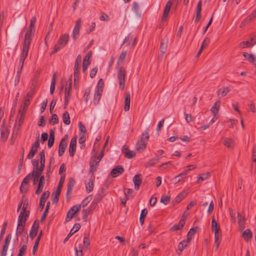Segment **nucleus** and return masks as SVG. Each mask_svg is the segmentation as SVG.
<instances>
[{"mask_svg": "<svg viewBox=\"0 0 256 256\" xmlns=\"http://www.w3.org/2000/svg\"><path fill=\"white\" fill-rule=\"evenodd\" d=\"M36 16H33L32 18L30 26L26 32L24 38L22 42V44H24L28 46L30 45L32 38L34 36L35 33L34 25L36 22Z\"/></svg>", "mask_w": 256, "mask_h": 256, "instance_id": "obj_1", "label": "nucleus"}, {"mask_svg": "<svg viewBox=\"0 0 256 256\" xmlns=\"http://www.w3.org/2000/svg\"><path fill=\"white\" fill-rule=\"evenodd\" d=\"M69 40V36L67 34H62L58 40L56 44L54 46V50L52 52V54L57 52L58 50L64 48L67 44Z\"/></svg>", "mask_w": 256, "mask_h": 256, "instance_id": "obj_2", "label": "nucleus"}, {"mask_svg": "<svg viewBox=\"0 0 256 256\" xmlns=\"http://www.w3.org/2000/svg\"><path fill=\"white\" fill-rule=\"evenodd\" d=\"M126 70L123 66H120L118 72V79L119 87L121 90H123L125 86Z\"/></svg>", "mask_w": 256, "mask_h": 256, "instance_id": "obj_3", "label": "nucleus"}, {"mask_svg": "<svg viewBox=\"0 0 256 256\" xmlns=\"http://www.w3.org/2000/svg\"><path fill=\"white\" fill-rule=\"evenodd\" d=\"M22 52L19 60L18 68H22L26 58H27L30 46L22 44Z\"/></svg>", "mask_w": 256, "mask_h": 256, "instance_id": "obj_4", "label": "nucleus"}, {"mask_svg": "<svg viewBox=\"0 0 256 256\" xmlns=\"http://www.w3.org/2000/svg\"><path fill=\"white\" fill-rule=\"evenodd\" d=\"M34 176V172H32L24 178L20 186V191L21 193L24 194L27 192L28 186H26V185L29 183L30 180Z\"/></svg>", "mask_w": 256, "mask_h": 256, "instance_id": "obj_5", "label": "nucleus"}, {"mask_svg": "<svg viewBox=\"0 0 256 256\" xmlns=\"http://www.w3.org/2000/svg\"><path fill=\"white\" fill-rule=\"evenodd\" d=\"M81 207L80 204H76L72 206L68 212L66 216V222H70L74 216V214L78 212Z\"/></svg>", "mask_w": 256, "mask_h": 256, "instance_id": "obj_6", "label": "nucleus"}, {"mask_svg": "<svg viewBox=\"0 0 256 256\" xmlns=\"http://www.w3.org/2000/svg\"><path fill=\"white\" fill-rule=\"evenodd\" d=\"M82 61V56L78 54L76 58L74 66V81L78 80L79 78V72L80 70V64Z\"/></svg>", "mask_w": 256, "mask_h": 256, "instance_id": "obj_7", "label": "nucleus"}, {"mask_svg": "<svg viewBox=\"0 0 256 256\" xmlns=\"http://www.w3.org/2000/svg\"><path fill=\"white\" fill-rule=\"evenodd\" d=\"M26 223L18 220V226L16 228V240H18V237L24 232L26 235V240H28V236L27 235V232L25 230Z\"/></svg>", "mask_w": 256, "mask_h": 256, "instance_id": "obj_8", "label": "nucleus"}, {"mask_svg": "<svg viewBox=\"0 0 256 256\" xmlns=\"http://www.w3.org/2000/svg\"><path fill=\"white\" fill-rule=\"evenodd\" d=\"M186 217L183 214L178 224H175L172 226L170 229V232H174L176 230H182L186 224Z\"/></svg>", "mask_w": 256, "mask_h": 256, "instance_id": "obj_9", "label": "nucleus"}, {"mask_svg": "<svg viewBox=\"0 0 256 256\" xmlns=\"http://www.w3.org/2000/svg\"><path fill=\"white\" fill-rule=\"evenodd\" d=\"M68 138V135L66 134L64 138H62L58 146V154L60 156H62L66 148L67 142L66 140Z\"/></svg>", "mask_w": 256, "mask_h": 256, "instance_id": "obj_10", "label": "nucleus"}, {"mask_svg": "<svg viewBox=\"0 0 256 256\" xmlns=\"http://www.w3.org/2000/svg\"><path fill=\"white\" fill-rule=\"evenodd\" d=\"M76 139H77V136H75L72 138L70 142L68 151H69L70 156L71 157H73L74 156L76 151Z\"/></svg>", "mask_w": 256, "mask_h": 256, "instance_id": "obj_11", "label": "nucleus"}, {"mask_svg": "<svg viewBox=\"0 0 256 256\" xmlns=\"http://www.w3.org/2000/svg\"><path fill=\"white\" fill-rule=\"evenodd\" d=\"M173 0H169L166 4L162 18V22L166 20L170 8L172 5Z\"/></svg>", "mask_w": 256, "mask_h": 256, "instance_id": "obj_12", "label": "nucleus"}, {"mask_svg": "<svg viewBox=\"0 0 256 256\" xmlns=\"http://www.w3.org/2000/svg\"><path fill=\"white\" fill-rule=\"evenodd\" d=\"M105 196V190L104 188H102L96 194L92 202V205L96 206L99 203L102 198Z\"/></svg>", "mask_w": 256, "mask_h": 256, "instance_id": "obj_13", "label": "nucleus"}, {"mask_svg": "<svg viewBox=\"0 0 256 256\" xmlns=\"http://www.w3.org/2000/svg\"><path fill=\"white\" fill-rule=\"evenodd\" d=\"M38 228L39 222L38 220H36L32 225L29 234L30 238L31 240H33L37 235Z\"/></svg>", "mask_w": 256, "mask_h": 256, "instance_id": "obj_14", "label": "nucleus"}, {"mask_svg": "<svg viewBox=\"0 0 256 256\" xmlns=\"http://www.w3.org/2000/svg\"><path fill=\"white\" fill-rule=\"evenodd\" d=\"M124 172V168L122 166L118 165L110 172V174L112 178H116Z\"/></svg>", "mask_w": 256, "mask_h": 256, "instance_id": "obj_15", "label": "nucleus"}, {"mask_svg": "<svg viewBox=\"0 0 256 256\" xmlns=\"http://www.w3.org/2000/svg\"><path fill=\"white\" fill-rule=\"evenodd\" d=\"M50 192L48 190L44 192L41 196L40 200L39 207L41 210L44 208L46 202L50 196Z\"/></svg>", "mask_w": 256, "mask_h": 256, "instance_id": "obj_16", "label": "nucleus"}, {"mask_svg": "<svg viewBox=\"0 0 256 256\" xmlns=\"http://www.w3.org/2000/svg\"><path fill=\"white\" fill-rule=\"evenodd\" d=\"M80 227H81V226L80 224H78V223L75 224H74L73 228H72L70 232L68 234V235L64 238V242L66 243L72 235H73L74 233L77 232L80 228Z\"/></svg>", "mask_w": 256, "mask_h": 256, "instance_id": "obj_17", "label": "nucleus"}, {"mask_svg": "<svg viewBox=\"0 0 256 256\" xmlns=\"http://www.w3.org/2000/svg\"><path fill=\"white\" fill-rule=\"evenodd\" d=\"M132 181L134 184V188L138 190L142 182V174H138L133 178Z\"/></svg>", "mask_w": 256, "mask_h": 256, "instance_id": "obj_18", "label": "nucleus"}, {"mask_svg": "<svg viewBox=\"0 0 256 256\" xmlns=\"http://www.w3.org/2000/svg\"><path fill=\"white\" fill-rule=\"evenodd\" d=\"M146 146V142L143 140H138L135 144V148L136 150L142 152H144Z\"/></svg>", "mask_w": 256, "mask_h": 256, "instance_id": "obj_19", "label": "nucleus"}, {"mask_svg": "<svg viewBox=\"0 0 256 256\" xmlns=\"http://www.w3.org/2000/svg\"><path fill=\"white\" fill-rule=\"evenodd\" d=\"M75 183L76 182L74 178H69L67 186L66 196L72 194Z\"/></svg>", "mask_w": 256, "mask_h": 256, "instance_id": "obj_20", "label": "nucleus"}, {"mask_svg": "<svg viewBox=\"0 0 256 256\" xmlns=\"http://www.w3.org/2000/svg\"><path fill=\"white\" fill-rule=\"evenodd\" d=\"M37 86V80L36 79H34L32 80L31 86H30V90L26 94V97L28 98H32L34 93L35 88Z\"/></svg>", "mask_w": 256, "mask_h": 256, "instance_id": "obj_21", "label": "nucleus"}, {"mask_svg": "<svg viewBox=\"0 0 256 256\" xmlns=\"http://www.w3.org/2000/svg\"><path fill=\"white\" fill-rule=\"evenodd\" d=\"M124 103V110L125 112H127L130 110V92L126 93Z\"/></svg>", "mask_w": 256, "mask_h": 256, "instance_id": "obj_22", "label": "nucleus"}, {"mask_svg": "<svg viewBox=\"0 0 256 256\" xmlns=\"http://www.w3.org/2000/svg\"><path fill=\"white\" fill-rule=\"evenodd\" d=\"M72 88V76H70L65 88L64 96H70V92Z\"/></svg>", "mask_w": 256, "mask_h": 256, "instance_id": "obj_23", "label": "nucleus"}, {"mask_svg": "<svg viewBox=\"0 0 256 256\" xmlns=\"http://www.w3.org/2000/svg\"><path fill=\"white\" fill-rule=\"evenodd\" d=\"M186 193L184 192H182L179 194L176 198L172 201V204L173 205H174L176 204H178L186 196Z\"/></svg>", "mask_w": 256, "mask_h": 256, "instance_id": "obj_24", "label": "nucleus"}, {"mask_svg": "<svg viewBox=\"0 0 256 256\" xmlns=\"http://www.w3.org/2000/svg\"><path fill=\"white\" fill-rule=\"evenodd\" d=\"M212 232H220V226L218 225L215 217L214 216L212 218Z\"/></svg>", "mask_w": 256, "mask_h": 256, "instance_id": "obj_25", "label": "nucleus"}, {"mask_svg": "<svg viewBox=\"0 0 256 256\" xmlns=\"http://www.w3.org/2000/svg\"><path fill=\"white\" fill-rule=\"evenodd\" d=\"M94 177L92 176L89 180V182L86 184V190L88 193L92 190L94 186Z\"/></svg>", "mask_w": 256, "mask_h": 256, "instance_id": "obj_26", "label": "nucleus"}, {"mask_svg": "<svg viewBox=\"0 0 256 256\" xmlns=\"http://www.w3.org/2000/svg\"><path fill=\"white\" fill-rule=\"evenodd\" d=\"M30 214V212L29 210H25V211L23 212V214H21V212H20V214L18 217V220H20V221H22L24 222H26V221L28 220V218Z\"/></svg>", "mask_w": 256, "mask_h": 256, "instance_id": "obj_27", "label": "nucleus"}, {"mask_svg": "<svg viewBox=\"0 0 256 256\" xmlns=\"http://www.w3.org/2000/svg\"><path fill=\"white\" fill-rule=\"evenodd\" d=\"M102 92L101 90H95L94 98V104L96 106L99 102L102 95Z\"/></svg>", "mask_w": 256, "mask_h": 256, "instance_id": "obj_28", "label": "nucleus"}, {"mask_svg": "<svg viewBox=\"0 0 256 256\" xmlns=\"http://www.w3.org/2000/svg\"><path fill=\"white\" fill-rule=\"evenodd\" d=\"M168 42V40L166 39H162L161 40L160 44V52L162 54H164L166 52Z\"/></svg>", "mask_w": 256, "mask_h": 256, "instance_id": "obj_29", "label": "nucleus"}, {"mask_svg": "<svg viewBox=\"0 0 256 256\" xmlns=\"http://www.w3.org/2000/svg\"><path fill=\"white\" fill-rule=\"evenodd\" d=\"M160 160V158L158 156H156L150 160L146 164V167H151L154 166L155 164L158 163Z\"/></svg>", "mask_w": 256, "mask_h": 256, "instance_id": "obj_30", "label": "nucleus"}, {"mask_svg": "<svg viewBox=\"0 0 256 256\" xmlns=\"http://www.w3.org/2000/svg\"><path fill=\"white\" fill-rule=\"evenodd\" d=\"M42 232L41 230L38 236L37 237V238L35 241L34 246H33L32 251L33 254H34L36 253V250L38 248V244H39V242H40V238H41V236H42Z\"/></svg>", "mask_w": 256, "mask_h": 256, "instance_id": "obj_31", "label": "nucleus"}, {"mask_svg": "<svg viewBox=\"0 0 256 256\" xmlns=\"http://www.w3.org/2000/svg\"><path fill=\"white\" fill-rule=\"evenodd\" d=\"M252 236V234L250 229L246 230L242 233V237L247 242L250 240Z\"/></svg>", "mask_w": 256, "mask_h": 256, "instance_id": "obj_32", "label": "nucleus"}, {"mask_svg": "<svg viewBox=\"0 0 256 256\" xmlns=\"http://www.w3.org/2000/svg\"><path fill=\"white\" fill-rule=\"evenodd\" d=\"M18 112H19L20 116L18 118V124L17 131L19 130L21 126L23 124L24 121V116H25L24 112H22V110H20Z\"/></svg>", "mask_w": 256, "mask_h": 256, "instance_id": "obj_33", "label": "nucleus"}, {"mask_svg": "<svg viewBox=\"0 0 256 256\" xmlns=\"http://www.w3.org/2000/svg\"><path fill=\"white\" fill-rule=\"evenodd\" d=\"M220 102L219 100L216 101L210 109V111L216 115L218 111L220 106Z\"/></svg>", "mask_w": 256, "mask_h": 256, "instance_id": "obj_34", "label": "nucleus"}, {"mask_svg": "<svg viewBox=\"0 0 256 256\" xmlns=\"http://www.w3.org/2000/svg\"><path fill=\"white\" fill-rule=\"evenodd\" d=\"M104 153H103V150H102L100 152V154L98 156H94V158H92V161L93 162V163L95 164L96 166L100 162V160H102V157L104 156Z\"/></svg>", "mask_w": 256, "mask_h": 256, "instance_id": "obj_35", "label": "nucleus"}, {"mask_svg": "<svg viewBox=\"0 0 256 256\" xmlns=\"http://www.w3.org/2000/svg\"><path fill=\"white\" fill-rule=\"evenodd\" d=\"M50 205V202H48L46 203V206L45 208L44 212V213H43V214H42V218H40L41 222H43L45 220V219H46V217L47 216V214H48Z\"/></svg>", "mask_w": 256, "mask_h": 256, "instance_id": "obj_36", "label": "nucleus"}, {"mask_svg": "<svg viewBox=\"0 0 256 256\" xmlns=\"http://www.w3.org/2000/svg\"><path fill=\"white\" fill-rule=\"evenodd\" d=\"M62 120L65 124L68 125L70 124V115L67 111L64 112L62 114Z\"/></svg>", "mask_w": 256, "mask_h": 256, "instance_id": "obj_37", "label": "nucleus"}, {"mask_svg": "<svg viewBox=\"0 0 256 256\" xmlns=\"http://www.w3.org/2000/svg\"><path fill=\"white\" fill-rule=\"evenodd\" d=\"M64 178H65V175L61 176L60 182L57 186L56 192L60 194V192L62 190V186L63 185V183L64 181Z\"/></svg>", "mask_w": 256, "mask_h": 256, "instance_id": "obj_38", "label": "nucleus"}, {"mask_svg": "<svg viewBox=\"0 0 256 256\" xmlns=\"http://www.w3.org/2000/svg\"><path fill=\"white\" fill-rule=\"evenodd\" d=\"M127 54V52L126 50L122 52L120 55L116 64L118 65L122 64L124 62Z\"/></svg>", "mask_w": 256, "mask_h": 256, "instance_id": "obj_39", "label": "nucleus"}, {"mask_svg": "<svg viewBox=\"0 0 256 256\" xmlns=\"http://www.w3.org/2000/svg\"><path fill=\"white\" fill-rule=\"evenodd\" d=\"M229 88L228 87H224L218 90L217 92L218 94L221 95L222 96H224L229 92Z\"/></svg>", "mask_w": 256, "mask_h": 256, "instance_id": "obj_40", "label": "nucleus"}, {"mask_svg": "<svg viewBox=\"0 0 256 256\" xmlns=\"http://www.w3.org/2000/svg\"><path fill=\"white\" fill-rule=\"evenodd\" d=\"M223 144L229 148H233V142L231 139L224 138V139Z\"/></svg>", "mask_w": 256, "mask_h": 256, "instance_id": "obj_41", "label": "nucleus"}, {"mask_svg": "<svg viewBox=\"0 0 256 256\" xmlns=\"http://www.w3.org/2000/svg\"><path fill=\"white\" fill-rule=\"evenodd\" d=\"M7 225H8V221L4 222L2 224V230L0 231V242L2 240L3 238L4 235V234L6 232V229Z\"/></svg>", "mask_w": 256, "mask_h": 256, "instance_id": "obj_42", "label": "nucleus"}, {"mask_svg": "<svg viewBox=\"0 0 256 256\" xmlns=\"http://www.w3.org/2000/svg\"><path fill=\"white\" fill-rule=\"evenodd\" d=\"M186 172H182L179 175L175 176L174 178V180L175 183H178L180 182L183 178H184L186 177Z\"/></svg>", "mask_w": 256, "mask_h": 256, "instance_id": "obj_43", "label": "nucleus"}, {"mask_svg": "<svg viewBox=\"0 0 256 256\" xmlns=\"http://www.w3.org/2000/svg\"><path fill=\"white\" fill-rule=\"evenodd\" d=\"M90 88H88L85 90L84 94V95L83 98L85 102L87 103L88 100L90 99Z\"/></svg>", "mask_w": 256, "mask_h": 256, "instance_id": "obj_44", "label": "nucleus"}, {"mask_svg": "<svg viewBox=\"0 0 256 256\" xmlns=\"http://www.w3.org/2000/svg\"><path fill=\"white\" fill-rule=\"evenodd\" d=\"M38 150V148H34V146H32L27 156V158L28 159H31L32 158L34 155L36 154V152Z\"/></svg>", "mask_w": 256, "mask_h": 256, "instance_id": "obj_45", "label": "nucleus"}, {"mask_svg": "<svg viewBox=\"0 0 256 256\" xmlns=\"http://www.w3.org/2000/svg\"><path fill=\"white\" fill-rule=\"evenodd\" d=\"M83 243L84 248H87L90 244L88 234H84V236L83 240Z\"/></svg>", "mask_w": 256, "mask_h": 256, "instance_id": "obj_46", "label": "nucleus"}, {"mask_svg": "<svg viewBox=\"0 0 256 256\" xmlns=\"http://www.w3.org/2000/svg\"><path fill=\"white\" fill-rule=\"evenodd\" d=\"M243 56L250 62H252L255 60L254 56L252 54H248L247 52H244Z\"/></svg>", "mask_w": 256, "mask_h": 256, "instance_id": "obj_47", "label": "nucleus"}, {"mask_svg": "<svg viewBox=\"0 0 256 256\" xmlns=\"http://www.w3.org/2000/svg\"><path fill=\"white\" fill-rule=\"evenodd\" d=\"M28 200L27 198H24V202L22 204V206L21 210V214H23V212L25 211V210H27L28 206Z\"/></svg>", "mask_w": 256, "mask_h": 256, "instance_id": "obj_48", "label": "nucleus"}, {"mask_svg": "<svg viewBox=\"0 0 256 256\" xmlns=\"http://www.w3.org/2000/svg\"><path fill=\"white\" fill-rule=\"evenodd\" d=\"M92 195L90 194L86 198H85L82 201V205L83 207H85L87 206V204L90 202V201L92 200Z\"/></svg>", "mask_w": 256, "mask_h": 256, "instance_id": "obj_49", "label": "nucleus"}, {"mask_svg": "<svg viewBox=\"0 0 256 256\" xmlns=\"http://www.w3.org/2000/svg\"><path fill=\"white\" fill-rule=\"evenodd\" d=\"M39 157H40V164H45L46 162V157H45V154H44V150H42V151H40L39 152Z\"/></svg>", "mask_w": 256, "mask_h": 256, "instance_id": "obj_50", "label": "nucleus"}, {"mask_svg": "<svg viewBox=\"0 0 256 256\" xmlns=\"http://www.w3.org/2000/svg\"><path fill=\"white\" fill-rule=\"evenodd\" d=\"M104 82L102 78H100L98 80V82L97 84V85L96 87L95 90H101V92L103 91Z\"/></svg>", "mask_w": 256, "mask_h": 256, "instance_id": "obj_51", "label": "nucleus"}, {"mask_svg": "<svg viewBox=\"0 0 256 256\" xmlns=\"http://www.w3.org/2000/svg\"><path fill=\"white\" fill-rule=\"evenodd\" d=\"M184 242H186V240H183L178 243V248L179 251L182 252L188 246V244H184Z\"/></svg>", "mask_w": 256, "mask_h": 256, "instance_id": "obj_52", "label": "nucleus"}, {"mask_svg": "<svg viewBox=\"0 0 256 256\" xmlns=\"http://www.w3.org/2000/svg\"><path fill=\"white\" fill-rule=\"evenodd\" d=\"M44 184V183L38 182L37 188L35 191V194H39L42 191Z\"/></svg>", "mask_w": 256, "mask_h": 256, "instance_id": "obj_53", "label": "nucleus"}, {"mask_svg": "<svg viewBox=\"0 0 256 256\" xmlns=\"http://www.w3.org/2000/svg\"><path fill=\"white\" fill-rule=\"evenodd\" d=\"M170 196H162L160 198V202L163 203L164 204L166 205L170 202Z\"/></svg>", "mask_w": 256, "mask_h": 256, "instance_id": "obj_54", "label": "nucleus"}, {"mask_svg": "<svg viewBox=\"0 0 256 256\" xmlns=\"http://www.w3.org/2000/svg\"><path fill=\"white\" fill-rule=\"evenodd\" d=\"M149 134L148 132V128L146 129L141 135L140 140L143 141H148L149 138Z\"/></svg>", "mask_w": 256, "mask_h": 256, "instance_id": "obj_55", "label": "nucleus"}, {"mask_svg": "<svg viewBox=\"0 0 256 256\" xmlns=\"http://www.w3.org/2000/svg\"><path fill=\"white\" fill-rule=\"evenodd\" d=\"M50 122L53 125L58 122V119L56 114H52L51 119L50 120Z\"/></svg>", "mask_w": 256, "mask_h": 256, "instance_id": "obj_56", "label": "nucleus"}, {"mask_svg": "<svg viewBox=\"0 0 256 256\" xmlns=\"http://www.w3.org/2000/svg\"><path fill=\"white\" fill-rule=\"evenodd\" d=\"M198 229V226L192 228L188 232L187 235L188 236H190L192 238V237L196 233V232Z\"/></svg>", "mask_w": 256, "mask_h": 256, "instance_id": "obj_57", "label": "nucleus"}, {"mask_svg": "<svg viewBox=\"0 0 256 256\" xmlns=\"http://www.w3.org/2000/svg\"><path fill=\"white\" fill-rule=\"evenodd\" d=\"M134 193V191L132 189L130 188H125L124 189V194L126 197L128 198L130 196L131 198H133L134 196L132 194Z\"/></svg>", "mask_w": 256, "mask_h": 256, "instance_id": "obj_58", "label": "nucleus"}, {"mask_svg": "<svg viewBox=\"0 0 256 256\" xmlns=\"http://www.w3.org/2000/svg\"><path fill=\"white\" fill-rule=\"evenodd\" d=\"M79 130L80 132V134H84L86 132V126L82 124V122H80L78 124Z\"/></svg>", "mask_w": 256, "mask_h": 256, "instance_id": "obj_59", "label": "nucleus"}, {"mask_svg": "<svg viewBox=\"0 0 256 256\" xmlns=\"http://www.w3.org/2000/svg\"><path fill=\"white\" fill-rule=\"evenodd\" d=\"M124 156L125 157L127 158L130 159L136 156V154L134 151L129 150L128 151H127L126 152H125Z\"/></svg>", "mask_w": 256, "mask_h": 256, "instance_id": "obj_60", "label": "nucleus"}, {"mask_svg": "<svg viewBox=\"0 0 256 256\" xmlns=\"http://www.w3.org/2000/svg\"><path fill=\"white\" fill-rule=\"evenodd\" d=\"M208 173L206 174H202L199 175L198 177V182H202L204 180L208 178Z\"/></svg>", "mask_w": 256, "mask_h": 256, "instance_id": "obj_61", "label": "nucleus"}, {"mask_svg": "<svg viewBox=\"0 0 256 256\" xmlns=\"http://www.w3.org/2000/svg\"><path fill=\"white\" fill-rule=\"evenodd\" d=\"M132 10L136 14H138L140 13V8L139 6L136 2H134L132 4Z\"/></svg>", "mask_w": 256, "mask_h": 256, "instance_id": "obj_62", "label": "nucleus"}, {"mask_svg": "<svg viewBox=\"0 0 256 256\" xmlns=\"http://www.w3.org/2000/svg\"><path fill=\"white\" fill-rule=\"evenodd\" d=\"M40 167L38 166L36 170H35L34 172H37L40 174H42V173L44 168H45V164H40Z\"/></svg>", "mask_w": 256, "mask_h": 256, "instance_id": "obj_63", "label": "nucleus"}, {"mask_svg": "<svg viewBox=\"0 0 256 256\" xmlns=\"http://www.w3.org/2000/svg\"><path fill=\"white\" fill-rule=\"evenodd\" d=\"M8 246L9 245L4 244L2 250L0 252V256H6L7 250L8 248Z\"/></svg>", "mask_w": 256, "mask_h": 256, "instance_id": "obj_64", "label": "nucleus"}]
</instances>
